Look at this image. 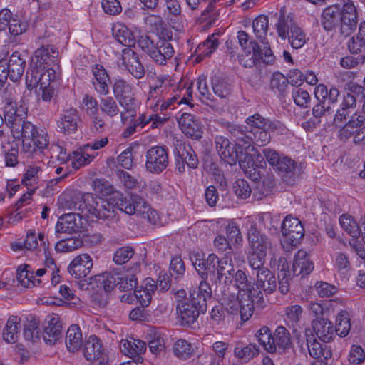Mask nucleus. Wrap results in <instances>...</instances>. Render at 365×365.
Returning a JSON list of instances; mask_svg holds the SVG:
<instances>
[{"label":"nucleus","mask_w":365,"mask_h":365,"mask_svg":"<svg viewBox=\"0 0 365 365\" xmlns=\"http://www.w3.org/2000/svg\"><path fill=\"white\" fill-rule=\"evenodd\" d=\"M133 255L134 250L132 247H122L114 253L113 261L118 264H123L128 262Z\"/></svg>","instance_id":"nucleus-64"},{"label":"nucleus","mask_w":365,"mask_h":365,"mask_svg":"<svg viewBox=\"0 0 365 365\" xmlns=\"http://www.w3.org/2000/svg\"><path fill=\"white\" fill-rule=\"evenodd\" d=\"M21 319L17 316H11L7 320L3 331V338L8 343L17 341L20 334Z\"/></svg>","instance_id":"nucleus-38"},{"label":"nucleus","mask_w":365,"mask_h":365,"mask_svg":"<svg viewBox=\"0 0 365 365\" xmlns=\"http://www.w3.org/2000/svg\"><path fill=\"white\" fill-rule=\"evenodd\" d=\"M307 347L309 355L314 359L324 358L328 359L331 356V351L327 346H323L316 339H307Z\"/></svg>","instance_id":"nucleus-47"},{"label":"nucleus","mask_w":365,"mask_h":365,"mask_svg":"<svg viewBox=\"0 0 365 365\" xmlns=\"http://www.w3.org/2000/svg\"><path fill=\"white\" fill-rule=\"evenodd\" d=\"M212 290L210 285L202 279L197 289L190 293V297L197 301V304L203 309H207V300L210 299Z\"/></svg>","instance_id":"nucleus-44"},{"label":"nucleus","mask_w":365,"mask_h":365,"mask_svg":"<svg viewBox=\"0 0 365 365\" xmlns=\"http://www.w3.org/2000/svg\"><path fill=\"white\" fill-rule=\"evenodd\" d=\"M225 232L227 239L230 244L240 246L242 242V236L239 227L234 222H230L226 226Z\"/></svg>","instance_id":"nucleus-62"},{"label":"nucleus","mask_w":365,"mask_h":365,"mask_svg":"<svg viewBox=\"0 0 365 365\" xmlns=\"http://www.w3.org/2000/svg\"><path fill=\"white\" fill-rule=\"evenodd\" d=\"M274 274L265 267L257 271V281L261 288L267 293L272 294L274 292Z\"/></svg>","instance_id":"nucleus-49"},{"label":"nucleus","mask_w":365,"mask_h":365,"mask_svg":"<svg viewBox=\"0 0 365 365\" xmlns=\"http://www.w3.org/2000/svg\"><path fill=\"white\" fill-rule=\"evenodd\" d=\"M81 217L78 214L70 212L61 215L56 225V238H61L60 234H73L79 230Z\"/></svg>","instance_id":"nucleus-23"},{"label":"nucleus","mask_w":365,"mask_h":365,"mask_svg":"<svg viewBox=\"0 0 365 365\" xmlns=\"http://www.w3.org/2000/svg\"><path fill=\"white\" fill-rule=\"evenodd\" d=\"M138 45L155 63L160 66L165 65L175 53L173 45L165 38H153L147 35H142L138 38Z\"/></svg>","instance_id":"nucleus-5"},{"label":"nucleus","mask_w":365,"mask_h":365,"mask_svg":"<svg viewBox=\"0 0 365 365\" xmlns=\"http://www.w3.org/2000/svg\"><path fill=\"white\" fill-rule=\"evenodd\" d=\"M6 122L10 125L11 132L15 139L21 140L22 150L31 154L36 149H43L48 145L47 135L43 130H37L30 122L24 121L26 111L23 106H17L11 96L5 97Z\"/></svg>","instance_id":"nucleus-1"},{"label":"nucleus","mask_w":365,"mask_h":365,"mask_svg":"<svg viewBox=\"0 0 365 365\" xmlns=\"http://www.w3.org/2000/svg\"><path fill=\"white\" fill-rule=\"evenodd\" d=\"M281 228L282 234L281 244L287 251L296 247L304 235L303 226L297 217L287 216L282 222Z\"/></svg>","instance_id":"nucleus-9"},{"label":"nucleus","mask_w":365,"mask_h":365,"mask_svg":"<svg viewBox=\"0 0 365 365\" xmlns=\"http://www.w3.org/2000/svg\"><path fill=\"white\" fill-rule=\"evenodd\" d=\"M233 278L235 279V286L238 289V294L240 296H246L261 302L262 298V293L257 287H255V284L252 282L248 281L243 271L237 270L234 274Z\"/></svg>","instance_id":"nucleus-20"},{"label":"nucleus","mask_w":365,"mask_h":365,"mask_svg":"<svg viewBox=\"0 0 365 365\" xmlns=\"http://www.w3.org/2000/svg\"><path fill=\"white\" fill-rule=\"evenodd\" d=\"M42 169L37 165H29L22 179V182L26 185L34 186L41 178Z\"/></svg>","instance_id":"nucleus-55"},{"label":"nucleus","mask_w":365,"mask_h":365,"mask_svg":"<svg viewBox=\"0 0 365 365\" xmlns=\"http://www.w3.org/2000/svg\"><path fill=\"white\" fill-rule=\"evenodd\" d=\"M100 108L103 113L113 118L120 113L116 101L111 96L101 98L100 99Z\"/></svg>","instance_id":"nucleus-56"},{"label":"nucleus","mask_w":365,"mask_h":365,"mask_svg":"<svg viewBox=\"0 0 365 365\" xmlns=\"http://www.w3.org/2000/svg\"><path fill=\"white\" fill-rule=\"evenodd\" d=\"M277 31L282 40L288 38L289 44L294 49L301 48L309 40L305 31L297 24L293 23L289 16L286 18L280 17Z\"/></svg>","instance_id":"nucleus-8"},{"label":"nucleus","mask_w":365,"mask_h":365,"mask_svg":"<svg viewBox=\"0 0 365 365\" xmlns=\"http://www.w3.org/2000/svg\"><path fill=\"white\" fill-rule=\"evenodd\" d=\"M87 151L83 147L81 150L73 151L68 155V161L73 169L78 170L83 166L88 165L93 160L96 155L88 154Z\"/></svg>","instance_id":"nucleus-41"},{"label":"nucleus","mask_w":365,"mask_h":365,"mask_svg":"<svg viewBox=\"0 0 365 365\" xmlns=\"http://www.w3.org/2000/svg\"><path fill=\"white\" fill-rule=\"evenodd\" d=\"M341 13L337 6L327 7L322 12L321 22L326 31H331L339 24V19Z\"/></svg>","instance_id":"nucleus-37"},{"label":"nucleus","mask_w":365,"mask_h":365,"mask_svg":"<svg viewBox=\"0 0 365 365\" xmlns=\"http://www.w3.org/2000/svg\"><path fill=\"white\" fill-rule=\"evenodd\" d=\"M268 17L265 15L257 16L252 22V29L256 37L262 42L264 41L267 34L268 29Z\"/></svg>","instance_id":"nucleus-57"},{"label":"nucleus","mask_w":365,"mask_h":365,"mask_svg":"<svg viewBox=\"0 0 365 365\" xmlns=\"http://www.w3.org/2000/svg\"><path fill=\"white\" fill-rule=\"evenodd\" d=\"M293 351L290 334L284 327L275 329V354H287Z\"/></svg>","instance_id":"nucleus-31"},{"label":"nucleus","mask_w":365,"mask_h":365,"mask_svg":"<svg viewBox=\"0 0 365 365\" xmlns=\"http://www.w3.org/2000/svg\"><path fill=\"white\" fill-rule=\"evenodd\" d=\"M177 86L168 75H160L149 86L147 93L146 106L155 113H164L173 109L175 103L178 104L190 103L192 98L191 86L175 91Z\"/></svg>","instance_id":"nucleus-2"},{"label":"nucleus","mask_w":365,"mask_h":365,"mask_svg":"<svg viewBox=\"0 0 365 365\" xmlns=\"http://www.w3.org/2000/svg\"><path fill=\"white\" fill-rule=\"evenodd\" d=\"M149 204L141 196L131 193L128 197L122 195L115 200L116 207L128 215H145Z\"/></svg>","instance_id":"nucleus-15"},{"label":"nucleus","mask_w":365,"mask_h":365,"mask_svg":"<svg viewBox=\"0 0 365 365\" xmlns=\"http://www.w3.org/2000/svg\"><path fill=\"white\" fill-rule=\"evenodd\" d=\"M59 52L53 45L42 46L35 51L31 58L30 68H47L57 65Z\"/></svg>","instance_id":"nucleus-14"},{"label":"nucleus","mask_w":365,"mask_h":365,"mask_svg":"<svg viewBox=\"0 0 365 365\" xmlns=\"http://www.w3.org/2000/svg\"><path fill=\"white\" fill-rule=\"evenodd\" d=\"M289 81L282 73L275 72V81L282 83V86L286 87L288 83L293 86L300 85L304 81V75L299 70H294L290 73Z\"/></svg>","instance_id":"nucleus-60"},{"label":"nucleus","mask_w":365,"mask_h":365,"mask_svg":"<svg viewBox=\"0 0 365 365\" xmlns=\"http://www.w3.org/2000/svg\"><path fill=\"white\" fill-rule=\"evenodd\" d=\"M178 123L182 132L187 136L195 139L201 138L200 127L192 115L182 113Z\"/></svg>","instance_id":"nucleus-30"},{"label":"nucleus","mask_w":365,"mask_h":365,"mask_svg":"<svg viewBox=\"0 0 365 365\" xmlns=\"http://www.w3.org/2000/svg\"><path fill=\"white\" fill-rule=\"evenodd\" d=\"M93 78L92 84L95 91L100 95L106 96L109 93V76L103 66L96 64L92 68Z\"/></svg>","instance_id":"nucleus-28"},{"label":"nucleus","mask_w":365,"mask_h":365,"mask_svg":"<svg viewBox=\"0 0 365 365\" xmlns=\"http://www.w3.org/2000/svg\"><path fill=\"white\" fill-rule=\"evenodd\" d=\"M65 342L70 351L79 350L82 346V333L78 325L73 324L68 329Z\"/></svg>","instance_id":"nucleus-39"},{"label":"nucleus","mask_w":365,"mask_h":365,"mask_svg":"<svg viewBox=\"0 0 365 365\" xmlns=\"http://www.w3.org/2000/svg\"><path fill=\"white\" fill-rule=\"evenodd\" d=\"M364 123L365 115L355 113L349 122L340 128L339 136L342 140H346L358 132Z\"/></svg>","instance_id":"nucleus-35"},{"label":"nucleus","mask_w":365,"mask_h":365,"mask_svg":"<svg viewBox=\"0 0 365 365\" xmlns=\"http://www.w3.org/2000/svg\"><path fill=\"white\" fill-rule=\"evenodd\" d=\"M351 329L349 314L346 311L340 312L336 319L335 333L341 337L346 336Z\"/></svg>","instance_id":"nucleus-50"},{"label":"nucleus","mask_w":365,"mask_h":365,"mask_svg":"<svg viewBox=\"0 0 365 365\" xmlns=\"http://www.w3.org/2000/svg\"><path fill=\"white\" fill-rule=\"evenodd\" d=\"M212 90L215 95L224 98L230 93V85L225 79L215 77L212 80Z\"/></svg>","instance_id":"nucleus-63"},{"label":"nucleus","mask_w":365,"mask_h":365,"mask_svg":"<svg viewBox=\"0 0 365 365\" xmlns=\"http://www.w3.org/2000/svg\"><path fill=\"white\" fill-rule=\"evenodd\" d=\"M312 327L314 335L324 343H329L334 338V328L328 319L317 318L312 321Z\"/></svg>","instance_id":"nucleus-24"},{"label":"nucleus","mask_w":365,"mask_h":365,"mask_svg":"<svg viewBox=\"0 0 365 365\" xmlns=\"http://www.w3.org/2000/svg\"><path fill=\"white\" fill-rule=\"evenodd\" d=\"M135 86L123 78L116 79L113 85V92L120 105L128 112L134 111L135 98Z\"/></svg>","instance_id":"nucleus-12"},{"label":"nucleus","mask_w":365,"mask_h":365,"mask_svg":"<svg viewBox=\"0 0 365 365\" xmlns=\"http://www.w3.org/2000/svg\"><path fill=\"white\" fill-rule=\"evenodd\" d=\"M173 351L176 357L185 360L192 356L195 349L191 343L180 339L174 343Z\"/></svg>","instance_id":"nucleus-45"},{"label":"nucleus","mask_w":365,"mask_h":365,"mask_svg":"<svg viewBox=\"0 0 365 365\" xmlns=\"http://www.w3.org/2000/svg\"><path fill=\"white\" fill-rule=\"evenodd\" d=\"M120 349L123 354L130 358L136 357L146 350V344L134 338L123 339L120 341Z\"/></svg>","instance_id":"nucleus-32"},{"label":"nucleus","mask_w":365,"mask_h":365,"mask_svg":"<svg viewBox=\"0 0 365 365\" xmlns=\"http://www.w3.org/2000/svg\"><path fill=\"white\" fill-rule=\"evenodd\" d=\"M247 237L252 252L267 254V249L270 246V242L264 235H261L256 227V225L251 222L248 230Z\"/></svg>","instance_id":"nucleus-27"},{"label":"nucleus","mask_w":365,"mask_h":365,"mask_svg":"<svg viewBox=\"0 0 365 365\" xmlns=\"http://www.w3.org/2000/svg\"><path fill=\"white\" fill-rule=\"evenodd\" d=\"M223 309L230 314H240L241 319L247 321L252 317L255 304H259L260 301L253 299L246 296L236 297L234 294L224 292L221 299Z\"/></svg>","instance_id":"nucleus-6"},{"label":"nucleus","mask_w":365,"mask_h":365,"mask_svg":"<svg viewBox=\"0 0 365 365\" xmlns=\"http://www.w3.org/2000/svg\"><path fill=\"white\" fill-rule=\"evenodd\" d=\"M93 267V260L88 254L76 256L68 267L69 274L76 278L81 279L86 277Z\"/></svg>","instance_id":"nucleus-21"},{"label":"nucleus","mask_w":365,"mask_h":365,"mask_svg":"<svg viewBox=\"0 0 365 365\" xmlns=\"http://www.w3.org/2000/svg\"><path fill=\"white\" fill-rule=\"evenodd\" d=\"M44 239L45 236L43 233H39L38 236H36L35 232L29 231L24 242V247L29 250H36L38 246V240L41 242V245L43 246V249L46 250L48 249L49 243L48 242L46 245Z\"/></svg>","instance_id":"nucleus-58"},{"label":"nucleus","mask_w":365,"mask_h":365,"mask_svg":"<svg viewBox=\"0 0 365 365\" xmlns=\"http://www.w3.org/2000/svg\"><path fill=\"white\" fill-rule=\"evenodd\" d=\"M231 134L236 138L233 145L228 138L222 135H217L215 138V148L220 158L230 165L235 164L245 153V149L239 146V143H250L252 144V136L243 135L242 127L236 125H229L227 127Z\"/></svg>","instance_id":"nucleus-3"},{"label":"nucleus","mask_w":365,"mask_h":365,"mask_svg":"<svg viewBox=\"0 0 365 365\" xmlns=\"http://www.w3.org/2000/svg\"><path fill=\"white\" fill-rule=\"evenodd\" d=\"M341 227L353 238H358L360 236L365 243V232H362L358 226L357 222L351 215H342L339 218Z\"/></svg>","instance_id":"nucleus-42"},{"label":"nucleus","mask_w":365,"mask_h":365,"mask_svg":"<svg viewBox=\"0 0 365 365\" xmlns=\"http://www.w3.org/2000/svg\"><path fill=\"white\" fill-rule=\"evenodd\" d=\"M113 34L118 42L126 47H131L135 44V40L133 33L123 24H115L113 27Z\"/></svg>","instance_id":"nucleus-40"},{"label":"nucleus","mask_w":365,"mask_h":365,"mask_svg":"<svg viewBox=\"0 0 365 365\" xmlns=\"http://www.w3.org/2000/svg\"><path fill=\"white\" fill-rule=\"evenodd\" d=\"M26 61L21 57L20 54L14 52L10 56L8 63H6L7 72L9 73L10 79L14 81H18L24 73Z\"/></svg>","instance_id":"nucleus-34"},{"label":"nucleus","mask_w":365,"mask_h":365,"mask_svg":"<svg viewBox=\"0 0 365 365\" xmlns=\"http://www.w3.org/2000/svg\"><path fill=\"white\" fill-rule=\"evenodd\" d=\"M218 44L219 42L216 34H212L203 43L199 44L197 51L200 56H208L216 50Z\"/></svg>","instance_id":"nucleus-59"},{"label":"nucleus","mask_w":365,"mask_h":365,"mask_svg":"<svg viewBox=\"0 0 365 365\" xmlns=\"http://www.w3.org/2000/svg\"><path fill=\"white\" fill-rule=\"evenodd\" d=\"M62 327L58 317H52L44 327L43 339L46 344H54L62 336Z\"/></svg>","instance_id":"nucleus-36"},{"label":"nucleus","mask_w":365,"mask_h":365,"mask_svg":"<svg viewBox=\"0 0 365 365\" xmlns=\"http://www.w3.org/2000/svg\"><path fill=\"white\" fill-rule=\"evenodd\" d=\"M297 163L287 156L278 157L275 162V168L281 175L282 180L288 185H292L297 178Z\"/></svg>","instance_id":"nucleus-22"},{"label":"nucleus","mask_w":365,"mask_h":365,"mask_svg":"<svg viewBox=\"0 0 365 365\" xmlns=\"http://www.w3.org/2000/svg\"><path fill=\"white\" fill-rule=\"evenodd\" d=\"M178 145L179 150H182L180 152V158L184 160L185 163L189 168L193 169L197 168L199 160L191 146L181 143Z\"/></svg>","instance_id":"nucleus-53"},{"label":"nucleus","mask_w":365,"mask_h":365,"mask_svg":"<svg viewBox=\"0 0 365 365\" xmlns=\"http://www.w3.org/2000/svg\"><path fill=\"white\" fill-rule=\"evenodd\" d=\"M347 359L351 365H361L365 361L364 349L360 345H351L349 351Z\"/></svg>","instance_id":"nucleus-61"},{"label":"nucleus","mask_w":365,"mask_h":365,"mask_svg":"<svg viewBox=\"0 0 365 365\" xmlns=\"http://www.w3.org/2000/svg\"><path fill=\"white\" fill-rule=\"evenodd\" d=\"M145 168L152 173H160L168 165V150L165 146H153L146 152Z\"/></svg>","instance_id":"nucleus-13"},{"label":"nucleus","mask_w":365,"mask_h":365,"mask_svg":"<svg viewBox=\"0 0 365 365\" xmlns=\"http://www.w3.org/2000/svg\"><path fill=\"white\" fill-rule=\"evenodd\" d=\"M358 22L357 11L351 1L344 2L339 19L341 34L349 36L356 29Z\"/></svg>","instance_id":"nucleus-18"},{"label":"nucleus","mask_w":365,"mask_h":365,"mask_svg":"<svg viewBox=\"0 0 365 365\" xmlns=\"http://www.w3.org/2000/svg\"><path fill=\"white\" fill-rule=\"evenodd\" d=\"M234 354L243 362H248L259 354V349L255 344L250 343L247 346H237Z\"/></svg>","instance_id":"nucleus-46"},{"label":"nucleus","mask_w":365,"mask_h":365,"mask_svg":"<svg viewBox=\"0 0 365 365\" xmlns=\"http://www.w3.org/2000/svg\"><path fill=\"white\" fill-rule=\"evenodd\" d=\"M41 330L39 320L34 315L30 314L26 317L24 324V336L26 340L36 341L40 339Z\"/></svg>","instance_id":"nucleus-43"},{"label":"nucleus","mask_w":365,"mask_h":365,"mask_svg":"<svg viewBox=\"0 0 365 365\" xmlns=\"http://www.w3.org/2000/svg\"><path fill=\"white\" fill-rule=\"evenodd\" d=\"M81 122L78 110L74 108L63 110L56 120V129L59 133L70 135L75 133Z\"/></svg>","instance_id":"nucleus-16"},{"label":"nucleus","mask_w":365,"mask_h":365,"mask_svg":"<svg viewBox=\"0 0 365 365\" xmlns=\"http://www.w3.org/2000/svg\"><path fill=\"white\" fill-rule=\"evenodd\" d=\"M1 150L4 153L5 164L8 167L16 166L18 161V149L14 143H1Z\"/></svg>","instance_id":"nucleus-52"},{"label":"nucleus","mask_w":365,"mask_h":365,"mask_svg":"<svg viewBox=\"0 0 365 365\" xmlns=\"http://www.w3.org/2000/svg\"><path fill=\"white\" fill-rule=\"evenodd\" d=\"M58 78V74L53 67L47 68H30L26 76V83L29 89H33L37 86L45 87L54 85Z\"/></svg>","instance_id":"nucleus-11"},{"label":"nucleus","mask_w":365,"mask_h":365,"mask_svg":"<svg viewBox=\"0 0 365 365\" xmlns=\"http://www.w3.org/2000/svg\"><path fill=\"white\" fill-rule=\"evenodd\" d=\"M197 302L196 299L190 297V301L176 306L178 317L180 320L181 324H193L200 314L205 312L207 309H202Z\"/></svg>","instance_id":"nucleus-19"},{"label":"nucleus","mask_w":365,"mask_h":365,"mask_svg":"<svg viewBox=\"0 0 365 365\" xmlns=\"http://www.w3.org/2000/svg\"><path fill=\"white\" fill-rule=\"evenodd\" d=\"M103 347L101 341L95 335H91L85 341L83 354L88 361H95L103 354Z\"/></svg>","instance_id":"nucleus-29"},{"label":"nucleus","mask_w":365,"mask_h":365,"mask_svg":"<svg viewBox=\"0 0 365 365\" xmlns=\"http://www.w3.org/2000/svg\"><path fill=\"white\" fill-rule=\"evenodd\" d=\"M83 245V241L78 238L61 239L55 245V250L57 252H72Z\"/></svg>","instance_id":"nucleus-54"},{"label":"nucleus","mask_w":365,"mask_h":365,"mask_svg":"<svg viewBox=\"0 0 365 365\" xmlns=\"http://www.w3.org/2000/svg\"><path fill=\"white\" fill-rule=\"evenodd\" d=\"M88 204L85 205V215L92 220H115V204L113 205L106 200L96 196H90L87 199Z\"/></svg>","instance_id":"nucleus-10"},{"label":"nucleus","mask_w":365,"mask_h":365,"mask_svg":"<svg viewBox=\"0 0 365 365\" xmlns=\"http://www.w3.org/2000/svg\"><path fill=\"white\" fill-rule=\"evenodd\" d=\"M240 147L245 149V153L239 160L241 169L247 177L253 181H257L265 176L266 170L261 164L258 166L255 163V158L259 162H262L263 157L257 153L255 146L250 143H239Z\"/></svg>","instance_id":"nucleus-7"},{"label":"nucleus","mask_w":365,"mask_h":365,"mask_svg":"<svg viewBox=\"0 0 365 365\" xmlns=\"http://www.w3.org/2000/svg\"><path fill=\"white\" fill-rule=\"evenodd\" d=\"M313 269L314 263L310 259L309 253L304 250H299L294 257L293 274L304 277L309 274Z\"/></svg>","instance_id":"nucleus-25"},{"label":"nucleus","mask_w":365,"mask_h":365,"mask_svg":"<svg viewBox=\"0 0 365 365\" xmlns=\"http://www.w3.org/2000/svg\"><path fill=\"white\" fill-rule=\"evenodd\" d=\"M234 274L235 269L231 257H225L217 261L215 282L230 284L232 282Z\"/></svg>","instance_id":"nucleus-26"},{"label":"nucleus","mask_w":365,"mask_h":365,"mask_svg":"<svg viewBox=\"0 0 365 365\" xmlns=\"http://www.w3.org/2000/svg\"><path fill=\"white\" fill-rule=\"evenodd\" d=\"M237 39L244 51L240 56V62L243 66L251 68L259 61L266 64H272L274 62L272 50L268 42L262 41V48L255 42L249 41V35L244 31H238Z\"/></svg>","instance_id":"nucleus-4"},{"label":"nucleus","mask_w":365,"mask_h":365,"mask_svg":"<svg viewBox=\"0 0 365 365\" xmlns=\"http://www.w3.org/2000/svg\"><path fill=\"white\" fill-rule=\"evenodd\" d=\"M256 336L262 347L269 353H273L274 337L271 329L266 326L262 327L257 333Z\"/></svg>","instance_id":"nucleus-51"},{"label":"nucleus","mask_w":365,"mask_h":365,"mask_svg":"<svg viewBox=\"0 0 365 365\" xmlns=\"http://www.w3.org/2000/svg\"><path fill=\"white\" fill-rule=\"evenodd\" d=\"M16 279L19 284L26 288L41 286L43 284V279L35 278L34 270L28 264L19 267Z\"/></svg>","instance_id":"nucleus-33"},{"label":"nucleus","mask_w":365,"mask_h":365,"mask_svg":"<svg viewBox=\"0 0 365 365\" xmlns=\"http://www.w3.org/2000/svg\"><path fill=\"white\" fill-rule=\"evenodd\" d=\"M191 260L202 279H206L209 276L212 280L215 279L217 261L219 260L215 254H210L205 259L197 252L191 256Z\"/></svg>","instance_id":"nucleus-17"},{"label":"nucleus","mask_w":365,"mask_h":365,"mask_svg":"<svg viewBox=\"0 0 365 365\" xmlns=\"http://www.w3.org/2000/svg\"><path fill=\"white\" fill-rule=\"evenodd\" d=\"M119 279L120 275L115 272H105L94 277V280L99 283L107 292L111 291L118 284Z\"/></svg>","instance_id":"nucleus-48"}]
</instances>
